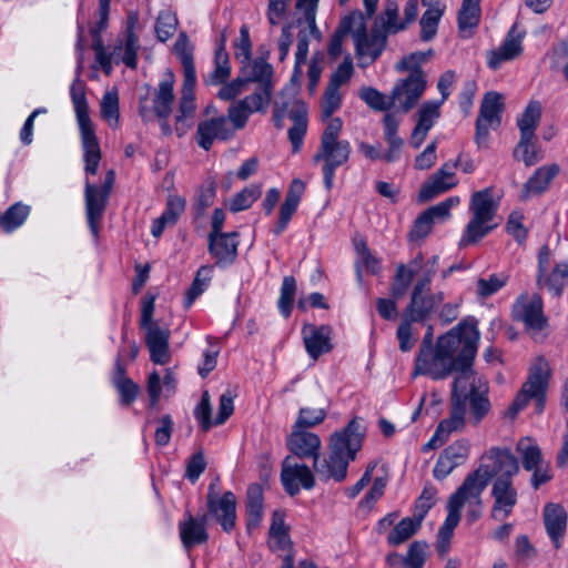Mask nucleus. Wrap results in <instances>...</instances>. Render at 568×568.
<instances>
[{
    "label": "nucleus",
    "mask_w": 568,
    "mask_h": 568,
    "mask_svg": "<svg viewBox=\"0 0 568 568\" xmlns=\"http://www.w3.org/2000/svg\"><path fill=\"white\" fill-rule=\"evenodd\" d=\"M194 45L184 32H181L174 44V53L183 67V79H195V67L193 61Z\"/></svg>",
    "instance_id": "obj_42"
},
{
    "label": "nucleus",
    "mask_w": 568,
    "mask_h": 568,
    "mask_svg": "<svg viewBox=\"0 0 568 568\" xmlns=\"http://www.w3.org/2000/svg\"><path fill=\"white\" fill-rule=\"evenodd\" d=\"M250 74L246 80L250 82L262 83V89L258 92H263L267 89L271 92V78L273 74V67L264 59H255L250 64Z\"/></svg>",
    "instance_id": "obj_54"
},
{
    "label": "nucleus",
    "mask_w": 568,
    "mask_h": 568,
    "mask_svg": "<svg viewBox=\"0 0 568 568\" xmlns=\"http://www.w3.org/2000/svg\"><path fill=\"white\" fill-rule=\"evenodd\" d=\"M74 113L80 129L85 173L94 175L101 160V151L93 124L89 115V105L85 98L84 85L77 78L70 88Z\"/></svg>",
    "instance_id": "obj_6"
},
{
    "label": "nucleus",
    "mask_w": 568,
    "mask_h": 568,
    "mask_svg": "<svg viewBox=\"0 0 568 568\" xmlns=\"http://www.w3.org/2000/svg\"><path fill=\"white\" fill-rule=\"evenodd\" d=\"M487 386L484 389L473 394L468 397L470 406V418L475 424H478L489 412L490 403L487 397Z\"/></svg>",
    "instance_id": "obj_62"
},
{
    "label": "nucleus",
    "mask_w": 568,
    "mask_h": 568,
    "mask_svg": "<svg viewBox=\"0 0 568 568\" xmlns=\"http://www.w3.org/2000/svg\"><path fill=\"white\" fill-rule=\"evenodd\" d=\"M526 32L515 23L508 30L500 47L487 52V64L491 70H498L505 62L518 58L523 52V40Z\"/></svg>",
    "instance_id": "obj_20"
},
{
    "label": "nucleus",
    "mask_w": 568,
    "mask_h": 568,
    "mask_svg": "<svg viewBox=\"0 0 568 568\" xmlns=\"http://www.w3.org/2000/svg\"><path fill=\"white\" fill-rule=\"evenodd\" d=\"M456 184L454 165L450 162H446L423 184L418 193V200L419 202L430 201L437 195L449 191Z\"/></svg>",
    "instance_id": "obj_27"
},
{
    "label": "nucleus",
    "mask_w": 568,
    "mask_h": 568,
    "mask_svg": "<svg viewBox=\"0 0 568 568\" xmlns=\"http://www.w3.org/2000/svg\"><path fill=\"white\" fill-rule=\"evenodd\" d=\"M558 173L559 166L557 164H549L538 168L524 184L520 195L521 199L527 200L530 196L544 193Z\"/></svg>",
    "instance_id": "obj_36"
},
{
    "label": "nucleus",
    "mask_w": 568,
    "mask_h": 568,
    "mask_svg": "<svg viewBox=\"0 0 568 568\" xmlns=\"http://www.w3.org/2000/svg\"><path fill=\"white\" fill-rule=\"evenodd\" d=\"M442 105V102L435 100L425 102L418 111L417 125L429 131L440 116Z\"/></svg>",
    "instance_id": "obj_63"
},
{
    "label": "nucleus",
    "mask_w": 568,
    "mask_h": 568,
    "mask_svg": "<svg viewBox=\"0 0 568 568\" xmlns=\"http://www.w3.org/2000/svg\"><path fill=\"white\" fill-rule=\"evenodd\" d=\"M358 95L369 108L376 111H386L396 106L392 94L387 97L372 87L361 89Z\"/></svg>",
    "instance_id": "obj_52"
},
{
    "label": "nucleus",
    "mask_w": 568,
    "mask_h": 568,
    "mask_svg": "<svg viewBox=\"0 0 568 568\" xmlns=\"http://www.w3.org/2000/svg\"><path fill=\"white\" fill-rule=\"evenodd\" d=\"M513 318L521 322L525 328L532 335L541 332L547 326V317L544 314V303L539 294H520L513 305Z\"/></svg>",
    "instance_id": "obj_14"
},
{
    "label": "nucleus",
    "mask_w": 568,
    "mask_h": 568,
    "mask_svg": "<svg viewBox=\"0 0 568 568\" xmlns=\"http://www.w3.org/2000/svg\"><path fill=\"white\" fill-rule=\"evenodd\" d=\"M232 73L230 57L225 50V40L221 39L219 47L214 53V68L205 77L204 83L206 85H221L229 81Z\"/></svg>",
    "instance_id": "obj_38"
},
{
    "label": "nucleus",
    "mask_w": 568,
    "mask_h": 568,
    "mask_svg": "<svg viewBox=\"0 0 568 568\" xmlns=\"http://www.w3.org/2000/svg\"><path fill=\"white\" fill-rule=\"evenodd\" d=\"M213 275V266L212 265H203L201 266L193 280L192 285L186 292L184 305L186 308L191 307L194 301L204 293V291L209 287Z\"/></svg>",
    "instance_id": "obj_48"
},
{
    "label": "nucleus",
    "mask_w": 568,
    "mask_h": 568,
    "mask_svg": "<svg viewBox=\"0 0 568 568\" xmlns=\"http://www.w3.org/2000/svg\"><path fill=\"white\" fill-rule=\"evenodd\" d=\"M503 100L504 97L500 93L493 91L486 93L481 101L475 133V142L479 149L487 148L489 130L497 129L501 123Z\"/></svg>",
    "instance_id": "obj_13"
},
{
    "label": "nucleus",
    "mask_w": 568,
    "mask_h": 568,
    "mask_svg": "<svg viewBox=\"0 0 568 568\" xmlns=\"http://www.w3.org/2000/svg\"><path fill=\"white\" fill-rule=\"evenodd\" d=\"M517 452L521 456L523 466L526 470H532L541 466V450L531 438H521L517 444Z\"/></svg>",
    "instance_id": "obj_50"
},
{
    "label": "nucleus",
    "mask_w": 568,
    "mask_h": 568,
    "mask_svg": "<svg viewBox=\"0 0 568 568\" xmlns=\"http://www.w3.org/2000/svg\"><path fill=\"white\" fill-rule=\"evenodd\" d=\"M281 480L285 491L294 496L300 491V486L311 489L315 485L314 476L308 466L293 463L287 456L282 464Z\"/></svg>",
    "instance_id": "obj_21"
},
{
    "label": "nucleus",
    "mask_w": 568,
    "mask_h": 568,
    "mask_svg": "<svg viewBox=\"0 0 568 568\" xmlns=\"http://www.w3.org/2000/svg\"><path fill=\"white\" fill-rule=\"evenodd\" d=\"M288 116L293 125L288 130V139L294 153L300 152L303 145L304 136L307 131V106L297 99L290 101H276L274 109V122L277 128L282 126V121Z\"/></svg>",
    "instance_id": "obj_11"
},
{
    "label": "nucleus",
    "mask_w": 568,
    "mask_h": 568,
    "mask_svg": "<svg viewBox=\"0 0 568 568\" xmlns=\"http://www.w3.org/2000/svg\"><path fill=\"white\" fill-rule=\"evenodd\" d=\"M233 138V130L225 116H217L201 121L197 124L195 139L200 148L209 151L215 140H230Z\"/></svg>",
    "instance_id": "obj_23"
},
{
    "label": "nucleus",
    "mask_w": 568,
    "mask_h": 568,
    "mask_svg": "<svg viewBox=\"0 0 568 568\" xmlns=\"http://www.w3.org/2000/svg\"><path fill=\"white\" fill-rule=\"evenodd\" d=\"M496 212L497 206L490 189L473 193L469 202L471 217L462 234L459 246L475 244L489 234L498 225L495 221Z\"/></svg>",
    "instance_id": "obj_7"
},
{
    "label": "nucleus",
    "mask_w": 568,
    "mask_h": 568,
    "mask_svg": "<svg viewBox=\"0 0 568 568\" xmlns=\"http://www.w3.org/2000/svg\"><path fill=\"white\" fill-rule=\"evenodd\" d=\"M296 293V281L293 276L284 277L281 286V295L278 298V308L284 317H288L292 313L293 302Z\"/></svg>",
    "instance_id": "obj_60"
},
{
    "label": "nucleus",
    "mask_w": 568,
    "mask_h": 568,
    "mask_svg": "<svg viewBox=\"0 0 568 568\" xmlns=\"http://www.w3.org/2000/svg\"><path fill=\"white\" fill-rule=\"evenodd\" d=\"M514 158L523 161L526 166L535 165L544 158L542 151L537 143L535 135H520L519 142L514 150Z\"/></svg>",
    "instance_id": "obj_41"
},
{
    "label": "nucleus",
    "mask_w": 568,
    "mask_h": 568,
    "mask_svg": "<svg viewBox=\"0 0 568 568\" xmlns=\"http://www.w3.org/2000/svg\"><path fill=\"white\" fill-rule=\"evenodd\" d=\"M286 444L288 449L300 458H312L314 462L320 455L321 439L307 429L293 426Z\"/></svg>",
    "instance_id": "obj_31"
},
{
    "label": "nucleus",
    "mask_w": 568,
    "mask_h": 568,
    "mask_svg": "<svg viewBox=\"0 0 568 568\" xmlns=\"http://www.w3.org/2000/svg\"><path fill=\"white\" fill-rule=\"evenodd\" d=\"M342 100L341 90L327 85L321 103L322 120L325 121L326 124L333 119V113L341 108Z\"/></svg>",
    "instance_id": "obj_61"
},
{
    "label": "nucleus",
    "mask_w": 568,
    "mask_h": 568,
    "mask_svg": "<svg viewBox=\"0 0 568 568\" xmlns=\"http://www.w3.org/2000/svg\"><path fill=\"white\" fill-rule=\"evenodd\" d=\"M373 26L378 29L386 39H388L389 36L396 34L407 28L406 23H404L403 20H399L398 7L394 2L387 3L384 11L374 20Z\"/></svg>",
    "instance_id": "obj_40"
},
{
    "label": "nucleus",
    "mask_w": 568,
    "mask_h": 568,
    "mask_svg": "<svg viewBox=\"0 0 568 568\" xmlns=\"http://www.w3.org/2000/svg\"><path fill=\"white\" fill-rule=\"evenodd\" d=\"M342 129L341 118L329 120L321 135L320 146L313 155V163L321 164L324 185L327 190L334 185L336 170L348 162L352 153L351 143L339 139Z\"/></svg>",
    "instance_id": "obj_4"
},
{
    "label": "nucleus",
    "mask_w": 568,
    "mask_h": 568,
    "mask_svg": "<svg viewBox=\"0 0 568 568\" xmlns=\"http://www.w3.org/2000/svg\"><path fill=\"white\" fill-rule=\"evenodd\" d=\"M427 85L426 75L423 70H414L409 75L397 83L392 90V99L395 108L407 112L423 95Z\"/></svg>",
    "instance_id": "obj_16"
},
{
    "label": "nucleus",
    "mask_w": 568,
    "mask_h": 568,
    "mask_svg": "<svg viewBox=\"0 0 568 568\" xmlns=\"http://www.w3.org/2000/svg\"><path fill=\"white\" fill-rule=\"evenodd\" d=\"M247 529L256 528L263 517V490L257 484L247 489Z\"/></svg>",
    "instance_id": "obj_47"
},
{
    "label": "nucleus",
    "mask_w": 568,
    "mask_h": 568,
    "mask_svg": "<svg viewBox=\"0 0 568 568\" xmlns=\"http://www.w3.org/2000/svg\"><path fill=\"white\" fill-rule=\"evenodd\" d=\"M403 568H424L427 559V544L424 541H414L410 544L405 556L399 558Z\"/></svg>",
    "instance_id": "obj_58"
},
{
    "label": "nucleus",
    "mask_w": 568,
    "mask_h": 568,
    "mask_svg": "<svg viewBox=\"0 0 568 568\" xmlns=\"http://www.w3.org/2000/svg\"><path fill=\"white\" fill-rule=\"evenodd\" d=\"M479 336L475 323L462 321L440 335L433 348L419 349L413 375H426L434 381L445 379L458 365L475 359Z\"/></svg>",
    "instance_id": "obj_2"
},
{
    "label": "nucleus",
    "mask_w": 568,
    "mask_h": 568,
    "mask_svg": "<svg viewBox=\"0 0 568 568\" xmlns=\"http://www.w3.org/2000/svg\"><path fill=\"white\" fill-rule=\"evenodd\" d=\"M320 0H296L295 26L298 28L297 48L295 52L294 74L302 73V65L308 55L311 39L321 40L322 34L316 26V12Z\"/></svg>",
    "instance_id": "obj_10"
},
{
    "label": "nucleus",
    "mask_w": 568,
    "mask_h": 568,
    "mask_svg": "<svg viewBox=\"0 0 568 568\" xmlns=\"http://www.w3.org/2000/svg\"><path fill=\"white\" fill-rule=\"evenodd\" d=\"M305 192V184L300 179H294L286 192L285 200L281 204L278 221L274 229V234L280 235L287 227L292 216L296 212L302 196Z\"/></svg>",
    "instance_id": "obj_33"
},
{
    "label": "nucleus",
    "mask_w": 568,
    "mask_h": 568,
    "mask_svg": "<svg viewBox=\"0 0 568 568\" xmlns=\"http://www.w3.org/2000/svg\"><path fill=\"white\" fill-rule=\"evenodd\" d=\"M480 0H464L458 11V30L463 38L473 36L480 20Z\"/></svg>",
    "instance_id": "obj_39"
},
{
    "label": "nucleus",
    "mask_w": 568,
    "mask_h": 568,
    "mask_svg": "<svg viewBox=\"0 0 568 568\" xmlns=\"http://www.w3.org/2000/svg\"><path fill=\"white\" fill-rule=\"evenodd\" d=\"M343 32H349L353 37L355 54L359 68H367L373 64L384 52L387 39L374 26L367 31L366 17L355 10L341 21Z\"/></svg>",
    "instance_id": "obj_5"
},
{
    "label": "nucleus",
    "mask_w": 568,
    "mask_h": 568,
    "mask_svg": "<svg viewBox=\"0 0 568 568\" xmlns=\"http://www.w3.org/2000/svg\"><path fill=\"white\" fill-rule=\"evenodd\" d=\"M174 83L175 78L173 72L166 69L154 92L152 104H149L148 98L141 99L139 114L144 122L151 121L154 116L169 119L175 101Z\"/></svg>",
    "instance_id": "obj_12"
},
{
    "label": "nucleus",
    "mask_w": 568,
    "mask_h": 568,
    "mask_svg": "<svg viewBox=\"0 0 568 568\" xmlns=\"http://www.w3.org/2000/svg\"><path fill=\"white\" fill-rule=\"evenodd\" d=\"M459 203V196H449L436 205L430 206L424 213L432 220L433 223L436 221H446L450 217L452 209L458 206Z\"/></svg>",
    "instance_id": "obj_64"
},
{
    "label": "nucleus",
    "mask_w": 568,
    "mask_h": 568,
    "mask_svg": "<svg viewBox=\"0 0 568 568\" xmlns=\"http://www.w3.org/2000/svg\"><path fill=\"white\" fill-rule=\"evenodd\" d=\"M437 262L438 257L433 256L427 262V265L430 264V266L423 271L413 286L410 301L402 315L408 321L414 323L425 322L444 301V294L442 292L435 294L429 293Z\"/></svg>",
    "instance_id": "obj_9"
},
{
    "label": "nucleus",
    "mask_w": 568,
    "mask_h": 568,
    "mask_svg": "<svg viewBox=\"0 0 568 568\" xmlns=\"http://www.w3.org/2000/svg\"><path fill=\"white\" fill-rule=\"evenodd\" d=\"M237 233H221L209 235V253L215 258L216 265H231L237 255Z\"/></svg>",
    "instance_id": "obj_29"
},
{
    "label": "nucleus",
    "mask_w": 568,
    "mask_h": 568,
    "mask_svg": "<svg viewBox=\"0 0 568 568\" xmlns=\"http://www.w3.org/2000/svg\"><path fill=\"white\" fill-rule=\"evenodd\" d=\"M196 84L195 79H183V84L181 89V97L179 100V110L175 116L176 123H183L185 120L193 118L196 104H195V94L194 88Z\"/></svg>",
    "instance_id": "obj_43"
},
{
    "label": "nucleus",
    "mask_w": 568,
    "mask_h": 568,
    "mask_svg": "<svg viewBox=\"0 0 568 568\" xmlns=\"http://www.w3.org/2000/svg\"><path fill=\"white\" fill-rule=\"evenodd\" d=\"M207 516L194 517L191 514L185 515V519L179 524V532L182 545L186 549L206 542L209 534L206 531Z\"/></svg>",
    "instance_id": "obj_32"
},
{
    "label": "nucleus",
    "mask_w": 568,
    "mask_h": 568,
    "mask_svg": "<svg viewBox=\"0 0 568 568\" xmlns=\"http://www.w3.org/2000/svg\"><path fill=\"white\" fill-rule=\"evenodd\" d=\"M261 186L251 185L236 193L230 201V210L232 212H240L247 210L261 196Z\"/></svg>",
    "instance_id": "obj_59"
},
{
    "label": "nucleus",
    "mask_w": 568,
    "mask_h": 568,
    "mask_svg": "<svg viewBox=\"0 0 568 568\" xmlns=\"http://www.w3.org/2000/svg\"><path fill=\"white\" fill-rule=\"evenodd\" d=\"M100 114L110 128L115 129L119 126V94L115 89L103 94L100 102Z\"/></svg>",
    "instance_id": "obj_49"
},
{
    "label": "nucleus",
    "mask_w": 568,
    "mask_h": 568,
    "mask_svg": "<svg viewBox=\"0 0 568 568\" xmlns=\"http://www.w3.org/2000/svg\"><path fill=\"white\" fill-rule=\"evenodd\" d=\"M365 433L366 427L358 417L353 418L345 428L333 433L328 456L322 459L318 456L313 463L316 474L324 480L343 481L347 477L349 463L356 459L362 449Z\"/></svg>",
    "instance_id": "obj_3"
},
{
    "label": "nucleus",
    "mask_w": 568,
    "mask_h": 568,
    "mask_svg": "<svg viewBox=\"0 0 568 568\" xmlns=\"http://www.w3.org/2000/svg\"><path fill=\"white\" fill-rule=\"evenodd\" d=\"M422 4L427 7L423 13L420 26V39L424 42L433 40L437 33L438 24L444 16L446 6L439 0H422Z\"/></svg>",
    "instance_id": "obj_35"
},
{
    "label": "nucleus",
    "mask_w": 568,
    "mask_h": 568,
    "mask_svg": "<svg viewBox=\"0 0 568 568\" xmlns=\"http://www.w3.org/2000/svg\"><path fill=\"white\" fill-rule=\"evenodd\" d=\"M116 367L118 372L114 376V385L120 393L121 404L130 405L135 400L139 387L132 379L124 377L123 369L119 363L116 364Z\"/></svg>",
    "instance_id": "obj_55"
},
{
    "label": "nucleus",
    "mask_w": 568,
    "mask_h": 568,
    "mask_svg": "<svg viewBox=\"0 0 568 568\" xmlns=\"http://www.w3.org/2000/svg\"><path fill=\"white\" fill-rule=\"evenodd\" d=\"M423 265V256L418 254L415 258H413L407 264H399L396 267V273L394 276V281L392 284V295L396 298L405 295L409 286L412 285L413 280L422 270Z\"/></svg>",
    "instance_id": "obj_37"
},
{
    "label": "nucleus",
    "mask_w": 568,
    "mask_h": 568,
    "mask_svg": "<svg viewBox=\"0 0 568 568\" xmlns=\"http://www.w3.org/2000/svg\"><path fill=\"white\" fill-rule=\"evenodd\" d=\"M466 407L463 403H453L448 418L443 419L432 438L424 445L423 450L437 448L442 446L454 432H459L465 426Z\"/></svg>",
    "instance_id": "obj_26"
},
{
    "label": "nucleus",
    "mask_w": 568,
    "mask_h": 568,
    "mask_svg": "<svg viewBox=\"0 0 568 568\" xmlns=\"http://www.w3.org/2000/svg\"><path fill=\"white\" fill-rule=\"evenodd\" d=\"M331 334V328L325 325L316 326L314 324H305L303 326V342L310 357L317 359L321 355L332 349Z\"/></svg>",
    "instance_id": "obj_30"
},
{
    "label": "nucleus",
    "mask_w": 568,
    "mask_h": 568,
    "mask_svg": "<svg viewBox=\"0 0 568 568\" xmlns=\"http://www.w3.org/2000/svg\"><path fill=\"white\" fill-rule=\"evenodd\" d=\"M139 48V39L132 30L128 31L124 44L116 45L111 53L104 50L100 41L93 44L95 61L106 75L111 74L113 62H123L128 68L135 69Z\"/></svg>",
    "instance_id": "obj_15"
},
{
    "label": "nucleus",
    "mask_w": 568,
    "mask_h": 568,
    "mask_svg": "<svg viewBox=\"0 0 568 568\" xmlns=\"http://www.w3.org/2000/svg\"><path fill=\"white\" fill-rule=\"evenodd\" d=\"M474 359H469L465 365H458L453 374H456L453 389L452 403H463L466 406L468 397L484 389L487 386L486 381L473 371Z\"/></svg>",
    "instance_id": "obj_18"
},
{
    "label": "nucleus",
    "mask_w": 568,
    "mask_h": 568,
    "mask_svg": "<svg viewBox=\"0 0 568 568\" xmlns=\"http://www.w3.org/2000/svg\"><path fill=\"white\" fill-rule=\"evenodd\" d=\"M509 276L506 273H494L487 278H479L477 281V295L480 297H488L500 291L507 283Z\"/></svg>",
    "instance_id": "obj_57"
},
{
    "label": "nucleus",
    "mask_w": 568,
    "mask_h": 568,
    "mask_svg": "<svg viewBox=\"0 0 568 568\" xmlns=\"http://www.w3.org/2000/svg\"><path fill=\"white\" fill-rule=\"evenodd\" d=\"M544 523L554 547H561V538L567 527V513L564 507L557 504H548L544 509Z\"/></svg>",
    "instance_id": "obj_34"
},
{
    "label": "nucleus",
    "mask_w": 568,
    "mask_h": 568,
    "mask_svg": "<svg viewBox=\"0 0 568 568\" xmlns=\"http://www.w3.org/2000/svg\"><path fill=\"white\" fill-rule=\"evenodd\" d=\"M422 520L417 517H405L397 523L387 535V542L390 546H399L410 539L419 529Z\"/></svg>",
    "instance_id": "obj_45"
},
{
    "label": "nucleus",
    "mask_w": 568,
    "mask_h": 568,
    "mask_svg": "<svg viewBox=\"0 0 568 568\" xmlns=\"http://www.w3.org/2000/svg\"><path fill=\"white\" fill-rule=\"evenodd\" d=\"M288 542L290 537L284 518L280 513H274L270 527L268 545L272 549H285Z\"/></svg>",
    "instance_id": "obj_53"
},
{
    "label": "nucleus",
    "mask_w": 568,
    "mask_h": 568,
    "mask_svg": "<svg viewBox=\"0 0 568 568\" xmlns=\"http://www.w3.org/2000/svg\"><path fill=\"white\" fill-rule=\"evenodd\" d=\"M270 102V91L254 92L244 99L233 103L227 110V121L231 122L233 134L246 125L250 115L253 112L265 108Z\"/></svg>",
    "instance_id": "obj_19"
},
{
    "label": "nucleus",
    "mask_w": 568,
    "mask_h": 568,
    "mask_svg": "<svg viewBox=\"0 0 568 568\" xmlns=\"http://www.w3.org/2000/svg\"><path fill=\"white\" fill-rule=\"evenodd\" d=\"M542 282L555 296H560L565 287L568 286V261L556 263L544 280L539 275L537 278L538 285H541Z\"/></svg>",
    "instance_id": "obj_44"
},
{
    "label": "nucleus",
    "mask_w": 568,
    "mask_h": 568,
    "mask_svg": "<svg viewBox=\"0 0 568 568\" xmlns=\"http://www.w3.org/2000/svg\"><path fill=\"white\" fill-rule=\"evenodd\" d=\"M178 24V17L174 12L171 10H162L155 22L156 38L161 42H165L175 33Z\"/></svg>",
    "instance_id": "obj_56"
},
{
    "label": "nucleus",
    "mask_w": 568,
    "mask_h": 568,
    "mask_svg": "<svg viewBox=\"0 0 568 568\" xmlns=\"http://www.w3.org/2000/svg\"><path fill=\"white\" fill-rule=\"evenodd\" d=\"M550 377L551 368L548 361L544 356H537L530 365L526 383L508 407L506 416L514 419L530 399H535L537 412H542Z\"/></svg>",
    "instance_id": "obj_8"
},
{
    "label": "nucleus",
    "mask_w": 568,
    "mask_h": 568,
    "mask_svg": "<svg viewBox=\"0 0 568 568\" xmlns=\"http://www.w3.org/2000/svg\"><path fill=\"white\" fill-rule=\"evenodd\" d=\"M207 510L214 517L223 530L230 532L236 521V499L232 491H225L221 497L213 494L212 486L207 494Z\"/></svg>",
    "instance_id": "obj_22"
},
{
    "label": "nucleus",
    "mask_w": 568,
    "mask_h": 568,
    "mask_svg": "<svg viewBox=\"0 0 568 568\" xmlns=\"http://www.w3.org/2000/svg\"><path fill=\"white\" fill-rule=\"evenodd\" d=\"M109 196L108 187L99 189L97 184L91 183L87 179L84 187L85 217L94 239L99 236L100 225L108 206Z\"/></svg>",
    "instance_id": "obj_17"
},
{
    "label": "nucleus",
    "mask_w": 568,
    "mask_h": 568,
    "mask_svg": "<svg viewBox=\"0 0 568 568\" xmlns=\"http://www.w3.org/2000/svg\"><path fill=\"white\" fill-rule=\"evenodd\" d=\"M519 471L517 458L508 448L491 447L480 457L479 466L469 473L447 503V516L439 529L440 548L448 545L466 507V518L471 524L483 511L481 494L488 483L495 479H513Z\"/></svg>",
    "instance_id": "obj_1"
},
{
    "label": "nucleus",
    "mask_w": 568,
    "mask_h": 568,
    "mask_svg": "<svg viewBox=\"0 0 568 568\" xmlns=\"http://www.w3.org/2000/svg\"><path fill=\"white\" fill-rule=\"evenodd\" d=\"M469 443L465 439L456 440L446 447L435 464L433 469L434 477L436 479H444L457 466L464 464L469 456Z\"/></svg>",
    "instance_id": "obj_24"
},
{
    "label": "nucleus",
    "mask_w": 568,
    "mask_h": 568,
    "mask_svg": "<svg viewBox=\"0 0 568 568\" xmlns=\"http://www.w3.org/2000/svg\"><path fill=\"white\" fill-rule=\"evenodd\" d=\"M494 505L491 516L496 520L506 519L513 511L517 503V491L513 485V479H495L491 488Z\"/></svg>",
    "instance_id": "obj_28"
},
{
    "label": "nucleus",
    "mask_w": 568,
    "mask_h": 568,
    "mask_svg": "<svg viewBox=\"0 0 568 568\" xmlns=\"http://www.w3.org/2000/svg\"><path fill=\"white\" fill-rule=\"evenodd\" d=\"M30 214V206L17 202L0 213V226L6 233H12L24 224Z\"/></svg>",
    "instance_id": "obj_46"
},
{
    "label": "nucleus",
    "mask_w": 568,
    "mask_h": 568,
    "mask_svg": "<svg viewBox=\"0 0 568 568\" xmlns=\"http://www.w3.org/2000/svg\"><path fill=\"white\" fill-rule=\"evenodd\" d=\"M145 344L150 352V358L154 364L165 365L171 359L170 336L171 331L166 325H153L143 328Z\"/></svg>",
    "instance_id": "obj_25"
},
{
    "label": "nucleus",
    "mask_w": 568,
    "mask_h": 568,
    "mask_svg": "<svg viewBox=\"0 0 568 568\" xmlns=\"http://www.w3.org/2000/svg\"><path fill=\"white\" fill-rule=\"evenodd\" d=\"M541 116V105L537 101H531L517 120V125L520 131V135H535V131L538 126Z\"/></svg>",
    "instance_id": "obj_51"
}]
</instances>
